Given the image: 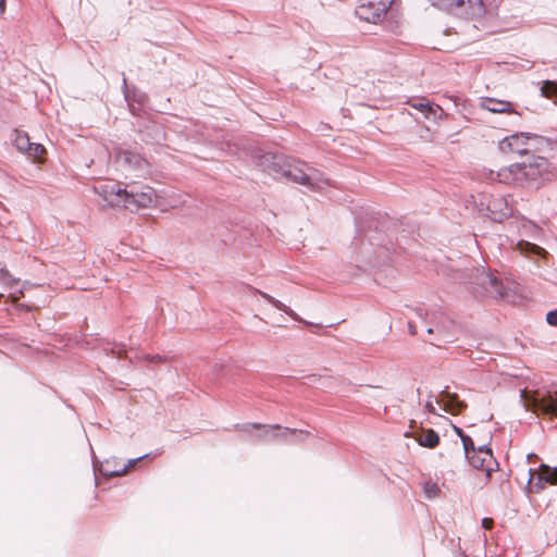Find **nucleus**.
<instances>
[{"mask_svg":"<svg viewBox=\"0 0 557 557\" xmlns=\"http://www.w3.org/2000/svg\"><path fill=\"white\" fill-rule=\"evenodd\" d=\"M95 190L107 205L124 207L128 210L148 208L157 198L153 188L135 183L123 186L121 183L104 182L96 186Z\"/></svg>","mask_w":557,"mask_h":557,"instance_id":"1","label":"nucleus"},{"mask_svg":"<svg viewBox=\"0 0 557 557\" xmlns=\"http://www.w3.org/2000/svg\"><path fill=\"white\" fill-rule=\"evenodd\" d=\"M549 162L540 156H532L528 162L515 163L498 171H490V178L504 184L540 186L549 180Z\"/></svg>","mask_w":557,"mask_h":557,"instance_id":"2","label":"nucleus"},{"mask_svg":"<svg viewBox=\"0 0 557 557\" xmlns=\"http://www.w3.org/2000/svg\"><path fill=\"white\" fill-rule=\"evenodd\" d=\"M264 159L269 162L268 170L273 175L285 176L312 189H322L324 185H327V181L318 170L301 161L275 154H267Z\"/></svg>","mask_w":557,"mask_h":557,"instance_id":"3","label":"nucleus"},{"mask_svg":"<svg viewBox=\"0 0 557 557\" xmlns=\"http://www.w3.org/2000/svg\"><path fill=\"white\" fill-rule=\"evenodd\" d=\"M434 7L467 20H479L485 14L483 0H429Z\"/></svg>","mask_w":557,"mask_h":557,"instance_id":"4","label":"nucleus"},{"mask_svg":"<svg viewBox=\"0 0 557 557\" xmlns=\"http://www.w3.org/2000/svg\"><path fill=\"white\" fill-rule=\"evenodd\" d=\"M520 398L527 410L534 413L554 414L557 417V394L552 392L520 391Z\"/></svg>","mask_w":557,"mask_h":557,"instance_id":"5","label":"nucleus"},{"mask_svg":"<svg viewBox=\"0 0 557 557\" xmlns=\"http://www.w3.org/2000/svg\"><path fill=\"white\" fill-rule=\"evenodd\" d=\"M543 144V137L530 133H517L499 141V149L504 153L529 154Z\"/></svg>","mask_w":557,"mask_h":557,"instance_id":"6","label":"nucleus"},{"mask_svg":"<svg viewBox=\"0 0 557 557\" xmlns=\"http://www.w3.org/2000/svg\"><path fill=\"white\" fill-rule=\"evenodd\" d=\"M466 407L456 394L441 392L438 396L430 395L425 401L424 409L432 414L441 416V412L457 414Z\"/></svg>","mask_w":557,"mask_h":557,"instance_id":"7","label":"nucleus"},{"mask_svg":"<svg viewBox=\"0 0 557 557\" xmlns=\"http://www.w3.org/2000/svg\"><path fill=\"white\" fill-rule=\"evenodd\" d=\"M255 429L260 431L256 435L258 440L282 436L287 440L295 438L300 441L305 437V433L302 431H297L295 429L292 430L288 428L282 429L280 425H260L248 423L242 426V431L246 433H251V431Z\"/></svg>","mask_w":557,"mask_h":557,"instance_id":"8","label":"nucleus"},{"mask_svg":"<svg viewBox=\"0 0 557 557\" xmlns=\"http://www.w3.org/2000/svg\"><path fill=\"white\" fill-rule=\"evenodd\" d=\"M392 2L393 0H361L356 14L360 20L376 23L385 15Z\"/></svg>","mask_w":557,"mask_h":557,"instance_id":"9","label":"nucleus"},{"mask_svg":"<svg viewBox=\"0 0 557 557\" xmlns=\"http://www.w3.org/2000/svg\"><path fill=\"white\" fill-rule=\"evenodd\" d=\"M467 459L473 468L484 471L486 476H491L497 467L491 448L485 444L480 445Z\"/></svg>","mask_w":557,"mask_h":557,"instance_id":"10","label":"nucleus"},{"mask_svg":"<svg viewBox=\"0 0 557 557\" xmlns=\"http://www.w3.org/2000/svg\"><path fill=\"white\" fill-rule=\"evenodd\" d=\"M479 284L485 289L492 297L500 298L504 300H511L509 290L504 286L503 282L499 281L493 273L483 272L479 277Z\"/></svg>","mask_w":557,"mask_h":557,"instance_id":"11","label":"nucleus"},{"mask_svg":"<svg viewBox=\"0 0 557 557\" xmlns=\"http://www.w3.org/2000/svg\"><path fill=\"white\" fill-rule=\"evenodd\" d=\"M486 211L493 221H503L511 214V208L503 196H490L486 202Z\"/></svg>","mask_w":557,"mask_h":557,"instance_id":"12","label":"nucleus"},{"mask_svg":"<svg viewBox=\"0 0 557 557\" xmlns=\"http://www.w3.org/2000/svg\"><path fill=\"white\" fill-rule=\"evenodd\" d=\"M478 107L491 113H516L511 102L491 97L480 98Z\"/></svg>","mask_w":557,"mask_h":557,"instance_id":"13","label":"nucleus"},{"mask_svg":"<svg viewBox=\"0 0 557 557\" xmlns=\"http://www.w3.org/2000/svg\"><path fill=\"white\" fill-rule=\"evenodd\" d=\"M511 246L515 250L527 257L535 255L545 259L548 256V252L544 248L524 239H519L517 242L511 240Z\"/></svg>","mask_w":557,"mask_h":557,"instance_id":"14","label":"nucleus"},{"mask_svg":"<svg viewBox=\"0 0 557 557\" xmlns=\"http://www.w3.org/2000/svg\"><path fill=\"white\" fill-rule=\"evenodd\" d=\"M0 278L3 285H5L10 289V297L13 302H16L21 296L24 295V289L27 286V283H24L23 286L17 289L18 281L13 278L10 273L5 270H1Z\"/></svg>","mask_w":557,"mask_h":557,"instance_id":"15","label":"nucleus"},{"mask_svg":"<svg viewBox=\"0 0 557 557\" xmlns=\"http://www.w3.org/2000/svg\"><path fill=\"white\" fill-rule=\"evenodd\" d=\"M413 438L419 445L428 448H434L440 442L438 434L433 430H421L413 435Z\"/></svg>","mask_w":557,"mask_h":557,"instance_id":"16","label":"nucleus"},{"mask_svg":"<svg viewBox=\"0 0 557 557\" xmlns=\"http://www.w3.org/2000/svg\"><path fill=\"white\" fill-rule=\"evenodd\" d=\"M119 162L127 164L136 170H143L147 162L138 154L131 151H123L119 154Z\"/></svg>","mask_w":557,"mask_h":557,"instance_id":"17","label":"nucleus"},{"mask_svg":"<svg viewBox=\"0 0 557 557\" xmlns=\"http://www.w3.org/2000/svg\"><path fill=\"white\" fill-rule=\"evenodd\" d=\"M13 144L20 152L25 154V152L29 148L30 140L26 133L21 132V131H15Z\"/></svg>","mask_w":557,"mask_h":557,"instance_id":"18","label":"nucleus"},{"mask_svg":"<svg viewBox=\"0 0 557 557\" xmlns=\"http://www.w3.org/2000/svg\"><path fill=\"white\" fill-rule=\"evenodd\" d=\"M148 455H144L141 457H138V458H135V459H129L127 465L123 466L122 468L120 469H115V470H112V471H109L107 469H102V473L107 476H120V475H123L125 473H127V471L133 468L139 460L146 458Z\"/></svg>","mask_w":557,"mask_h":557,"instance_id":"19","label":"nucleus"},{"mask_svg":"<svg viewBox=\"0 0 557 557\" xmlns=\"http://www.w3.org/2000/svg\"><path fill=\"white\" fill-rule=\"evenodd\" d=\"M260 295L268 300L271 305H273L276 309L284 311L286 314L297 320V314L287 306H285L282 301L275 299L271 295L260 292Z\"/></svg>","mask_w":557,"mask_h":557,"instance_id":"20","label":"nucleus"},{"mask_svg":"<svg viewBox=\"0 0 557 557\" xmlns=\"http://www.w3.org/2000/svg\"><path fill=\"white\" fill-rule=\"evenodd\" d=\"M539 481L550 484L557 483V468L550 469L547 466H542L541 473L539 474Z\"/></svg>","mask_w":557,"mask_h":557,"instance_id":"21","label":"nucleus"},{"mask_svg":"<svg viewBox=\"0 0 557 557\" xmlns=\"http://www.w3.org/2000/svg\"><path fill=\"white\" fill-rule=\"evenodd\" d=\"M541 92L547 98L556 97L557 99V82L546 81L541 87Z\"/></svg>","mask_w":557,"mask_h":557,"instance_id":"22","label":"nucleus"},{"mask_svg":"<svg viewBox=\"0 0 557 557\" xmlns=\"http://www.w3.org/2000/svg\"><path fill=\"white\" fill-rule=\"evenodd\" d=\"M46 149L41 144L30 143L29 148L25 152L28 157L39 160L42 153H45Z\"/></svg>","mask_w":557,"mask_h":557,"instance_id":"23","label":"nucleus"},{"mask_svg":"<svg viewBox=\"0 0 557 557\" xmlns=\"http://www.w3.org/2000/svg\"><path fill=\"white\" fill-rule=\"evenodd\" d=\"M442 114H443V109L440 106L432 104V103H430L429 109L426 110V112H424V116L426 119H432V120L441 119Z\"/></svg>","mask_w":557,"mask_h":557,"instance_id":"24","label":"nucleus"},{"mask_svg":"<svg viewBox=\"0 0 557 557\" xmlns=\"http://www.w3.org/2000/svg\"><path fill=\"white\" fill-rule=\"evenodd\" d=\"M465 455L468 458L476 448L474 447L473 441L468 435H461Z\"/></svg>","mask_w":557,"mask_h":557,"instance_id":"25","label":"nucleus"},{"mask_svg":"<svg viewBox=\"0 0 557 557\" xmlns=\"http://www.w3.org/2000/svg\"><path fill=\"white\" fill-rule=\"evenodd\" d=\"M424 492L429 498H434L440 493V487L436 483H425Z\"/></svg>","mask_w":557,"mask_h":557,"instance_id":"26","label":"nucleus"},{"mask_svg":"<svg viewBox=\"0 0 557 557\" xmlns=\"http://www.w3.org/2000/svg\"><path fill=\"white\" fill-rule=\"evenodd\" d=\"M410 106L413 109L419 110L424 114V112H426V110L429 109L430 102L421 99V100L410 102Z\"/></svg>","mask_w":557,"mask_h":557,"instance_id":"27","label":"nucleus"},{"mask_svg":"<svg viewBox=\"0 0 557 557\" xmlns=\"http://www.w3.org/2000/svg\"><path fill=\"white\" fill-rule=\"evenodd\" d=\"M546 321H547L548 324L557 326V309L553 310V311H549L546 314Z\"/></svg>","mask_w":557,"mask_h":557,"instance_id":"28","label":"nucleus"},{"mask_svg":"<svg viewBox=\"0 0 557 557\" xmlns=\"http://www.w3.org/2000/svg\"><path fill=\"white\" fill-rule=\"evenodd\" d=\"M521 226L523 230H525V233L531 231V230H536V226L534 224H532L531 222L529 221H523L521 223Z\"/></svg>","mask_w":557,"mask_h":557,"instance_id":"29","label":"nucleus"},{"mask_svg":"<svg viewBox=\"0 0 557 557\" xmlns=\"http://www.w3.org/2000/svg\"><path fill=\"white\" fill-rule=\"evenodd\" d=\"M482 527H483L484 529H486V530L492 529V527H493V519H491V518H484V519L482 520Z\"/></svg>","mask_w":557,"mask_h":557,"instance_id":"30","label":"nucleus"},{"mask_svg":"<svg viewBox=\"0 0 557 557\" xmlns=\"http://www.w3.org/2000/svg\"><path fill=\"white\" fill-rule=\"evenodd\" d=\"M4 9H5L4 0H0V14H2L4 12Z\"/></svg>","mask_w":557,"mask_h":557,"instance_id":"31","label":"nucleus"},{"mask_svg":"<svg viewBox=\"0 0 557 557\" xmlns=\"http://www.w3.org/2000/svg\"><path fill=\"white\" fill-rule=\"evenodd\" d=\"M455 431H456V434H458L460 437H461V435H465V434L462 433L461 429H459V428H457V426H455Z\"/></svg>","mask_w":557,"mask_h":557,"instance_id":"32","label":"nucleus"},{"mask_svg":"<svg viewBox=\"0 0 557 557\" xmlns=\"http://www.w3.org/2000/svg\"><path fill=\"white\" fill-rule=\"evenodd\" d=\"M433 332L432 329H428V333L431 334Z\"/></svg>","mask_w":557,"mask_h":557,"instance_id":"33","label":"nucleus"}]
</instances>
